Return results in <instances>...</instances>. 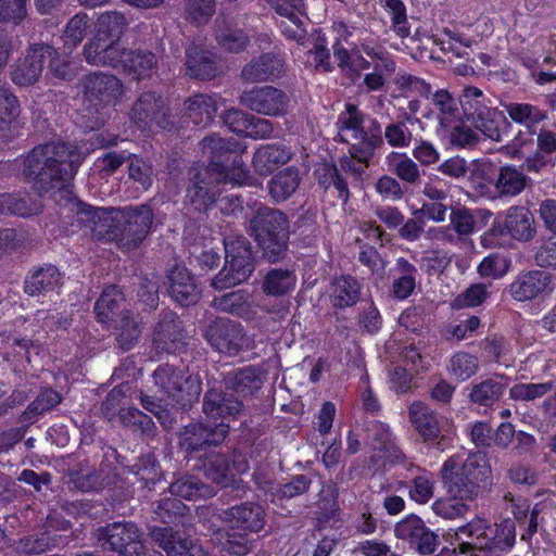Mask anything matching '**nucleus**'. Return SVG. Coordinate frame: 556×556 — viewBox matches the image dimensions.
<instances>
[{"label":"nucleus","mask_w":556,"mask_h":556,"mask_svg":"<svg viewBox=\"0 0 556 556\" xmlns=\"http://www.w3.org/2000/svg\"><path fill=\"white\" fill-rule=\"evenodd\" d=\"M98 539L104 541L102 544L123 556H147L142 542V534L136 525L131 522H113L98 530ZM148 556H163L153 552Z\"/></svg>","instance_id":"nucleus-10"},{"label":"nucleus","mask_w":556,"mask_h":556,"mask_svg":"<svg viewBox=\"0 0 556 556\" xmlns=\"http://www.w3.org/2000/svg\"><path fill=\"white\" fill-rule=\"evenodd\" d=\"M184 330L177 315L164 312L154 328L152 342L157 353H175L184 345Z\"/></svg>","instance_id":"nucleus-21"},{"label":"nucleus","mask_w":556,"mask_h":556,"mask_svg":"<svg viewBox=\"0 0 556 556\" xmlns=\"http://www.w3.org/2000/svg\"><path fill=\"white\" fill-rule=\"evenodd\" d=\"M534 260L542 268L556 269V236H552L538 247Z\"/></svg>","instance_id":"nucleus-64"},{"label":"nucleus","mask_w":556,"mask_h":556,"mask_svg":"<svg viewBox=\"0 0 556 556\" xmlns=\"http://www.w3.org/2000/svg\"><path fill=\"white\" fill-rule=\"evenodd\" d=\"M311 481L303 475L294 477L289 483L274 488L273 485L262 486L265 492H269L274 498H291L303 494L309 488Z\"/></svg>","instance_id":"nucleus-59"},{"label":"nucleus","mask_w":556,"mask_h":556,"mask_svg":"<svg viewBox=\"0 0 556 556\" xmlns=\"http://www.w3.org/2000/svg\"><path fill=\"white\" fill-rule=\"evenodd\" d=\"M77 215L78 220L90 228L94 237L117 240L127 250L136 248L146 238L153 219L152 210L148 205L123 211L84 205Z\"/></svg>","instance_id":"nucleus-3"},{"label":"nucleus","mask_w":556,"mask_h":556,"mask_svg":"<svg viewBox=\"0 0 556 556\" xmlns=\"http://www.w3.org/2000/svg\"><path fill=\"white\" fill-rule=\"evenodd\" d=\"M508 116L517 124L528 129L534 128L546 118L544 111L530 103L509 102L503 104Z\"/></svg>","instance_id":"nucleus-44"},{"label":"nucleus","mask_w":556,"mask_h":556,"mask_svg":"<svg viewBox=\"0 0 556 556\" xmlns=\"http://www.w3.org/2000/svg\"><path fill=\"white\" fill-rule=\"evenodd\" d=\"M435 482L429 472H421L413 478L409 486V497L418 504L428 503L434 494Z\"/></svg>","instance_id":"nucleus-56"},{"label":"nucleus","mask_w":556,"mask_h":556,"mask_svg":"<svg viewBox=\"0 0 556 556\" xmlns=\"http://www.w3.org/2000/svg\"><path fill=\"white\" fill-rule=\"evenodd\" d=\"M220 184H232L238 186L261 187L262 184L253 177L245 167L243 161L236 155L231 165H222L215 173L210 169L200 168L191 172V184L187 187L186 199L194 210L201 212L206 210L220 193Z\"/></svg>","instance_id":"nucleus-6"},{"label":"nucleus","mask_w":556,"mask_h":556,"mask_svg":"<svg viewBox=\"0 0 556 556\" xmlns=\"http://www.w3.org/2000/svg\"><path fill=\"white\" fill-rule=\"evenodd\" d=\"M551 381L540 383H517L509 389V396L514 401H534L552 391Z\"/></svg>","instance_id":"nucleus-55"},{"label":"nucleus","mask_w":556,"mask_h":556,"mask_svg":"<svg viewBox=\"0 0 556 556\" xmlns=\"http://www.w3.org/2000/svg\"><path fill=\"white\" fill-rule=\"evenodd\" d=\"M301 181L300 172L294 166H289L278 172L268 181V192L271 199L279 203L289 199L299 188Z\"/></svg>","instance_id":"nucleus-34"},{"label":"nucleus","mask_w":556,"mask_h":556,"mask_svg":"<svg viewBox=\"0 0 556 556\" xmlns=\"http://www.w3.org/2000/svg\"><path fill=\"white\" fill-rule=\"evenodd\" d=\"M224 520L232 528L258 532L265 525V511L258 504L243 503L227 509Z\"/></svg>","instance_id":"nucleus-25"},{"label":"nucleus","mask_w":556,"mask_h":556,"mask_svg":"<svg viewBox=\"0 0 556 556\" xmlns=\"http://www.w3.org/2000/svg\"><path fill=\"white\" fill-rule=\"evenodd\" d=\"M89 28L86 13L74 15L66 24L64 30L65 45L75 47L83 41Z\"/></svg>","instance_id":"nucleus-61"},{"label":"nucleus","mask_w":556,"mask_h":556,"mask_svg":"<svg viewBox=\"0 0 556 556\" xmlns=\"http://www.w3.org/2000/svg\"><path fill=\"white\" fill-rule=\"evenodd\" d=\"M490 471L485 457L481 454H455L442 465L441 478L450 498L438 500L432 509L445 519L464 516L468 506L464 501L475 498L479 493L480 483Z\"/></svg>","instance_id":"nucleus-2"},{"label":"nucleus","mask_w":556,"mask_h":556,"mask_svg":"<svg viewBox=\"0 0 556 556\" xmlns=\"http://www.w3.org/2000/svg\"><path fill=\"white\" fill-rule=\"evenodd\" d=\"M526 180L525 174L516 167L503 166L494 180V188L502 197H515L525 189Z\"/></svg>","instance_id":"nucleus-41"},{"label":"nucleus","mask_w":556,"mask_h":556,"mask_svg":"<svg viewBox=\"0 0 556 556\" xmlns=\"http://www.w3.org/2000/svg\"><path fill=\"white\" fill-rule=\"evenodd\" d=\"M53 53L54 49L49 45H31L25 55L12 66L11 78L13 83L20 86L35 84L42 74L47 56H51Z\"/></svg>","instance_id":"nucleus-17"},{"label":"nucleus","mask_w":556,"mask_h":556,"mask_svg":"<svg viewBox=\"0 0 556 556\" xmlns=\"http://www.w3.org/2000/svg\"><path fill=\"white\" fill-rule=\"evenodd\" d=\"M225 266L213 279L212 286L223 290L245 281L254 270L249 240L241 235H231L224 240Z\"/></svg>","instance_id":"nucleus-9"},{"label":"nucleus","mask_w":556,"mask_h":556,"mask_svg":"<svg viewBox=\"0 0 556 556\" xmlns=\"http://www.w3.org/2000/svg\"><path fill=\"white\" fill-rule=\"evenodd\" d=\"M155 386L164 396L155 400L154 396L141 395L140 402L144 409L152 413L164 426L174 420L172 409L176 404L190 402L201 392L200 380L185 368L172 365L160 366L153 374Z\"/></svg>","instance_id":"nucleus-4"},{"label":"nucleus","mask_w":556,"mask_h":556,"mask_svg":"<svg viewBox=\"0 0 556 556\" xmlns=\"http://www.w3.org/2000/svg\"><path fill=\"white\" fill-rule=\"evenodd\" d=\"M372 72L365 74L363 85L368 92L381 90L388 78L395 72L396 64L391 59V65L384 66V61H375L371 63Z\"/></svg>","instance_id":"nucleus-54"},{"label":"nucleus","mask_w":556,"mask_h":556,"mask_svg":"<svg viewBox=\"0 0 556 556\" xmlns=\"http://www.w3.org/2000/svg\"><path fill=\"white\" fill-rule=\"evenodd\" d=\"M396 269L397 276L392 283V293L395 299L405 300L416 288L417 269L404 258L397 260Z\"/></svg>","instance_id":"nucleus-42"},{"label":"nucleus","mask_w":556,"mask_h":556,"mask_svg":"<svg viewBox=\"0 0 556 556\" xmlns=\"http://www.w3.org/2000/svg\"><path fill=\"white\" fill-rule=\"evenodd\" d=\"M205 338L216 351L230 356L250 348V339L242 326L226 318H217L211 323L205 331Z\"/></svg>","instance_id":"nucleus-13"},{"label":"nucleus","mask_w":556,"mask_h":556,"mask_svg":"<svg viewBox=\"0 0 556 556\" xmlns=\"http://www.w3.org/2000/svg\"><path fill=\"white\" fill-rule=\"evenodd\" d=\"M225 383L228 391L245 397L261 389L263 376L255 367L248 366L229 372Z\"/></svg>","instance_id":"nucleus-32"},{"label":"nucleus","mask_w":556,"mask_h":556,"mask_svg":"<svg viewBox=\"0 0 556 556\" xmlns=\"http://www.w3.org/2000/svg\"><path fill=\"white\" fill-rule=\"evenodd\" d=\"M384 138L393 148H407L413 140V134L404 122H394L386 126Z\"/></svg>","instance_id":"nucleus-63"},{"label":"nucleus","mask_w":556,"mask_h":556,"mask_svg":"<svg viewBox=\"0 0 556 556\" xmlns=\"http://www.w3.org/2000/svg\"><path fill=\"white\" fill-rule=\"evenodd\" d=\"M61 283V274L56 267L48 265L31 274L25 281V292L30 295L46 294L56 290Z\"/></svg>","instance_id":"nucleus-36"},{"label":"nucleus","mask_w":556,"mask_h":556,"mask_svg":"<svg viewBox=\"0 0 556 556\" xmlns=\"http://www.w3.org/2000/svg\"><path fill=\"white\" fill-rule=\"evenodd\" d=\"M203 471L208 480L222 488L235 486L237 483L230 464L223 455H214L206 459L203 463Z\"/></svg>","instance_id":"nucleus-43"},{"label":"nucleus","mask_w":556,"mask_h":556,"mask_svg":"<svg viewBox=\"0 0 556 556\" xmlns=\"http://www.w3.org/2000/svg\"><path fill=\"white\" fill-rule=\"evenodd\" d=\"M506 387L502 377L482 380L471 386L469 400L479 406L490 407L502 397Z\"/></svg>","instance_id":"nucleus-38"},{"label":"nucleus","mask_w":556,"mask_h":556,"mask_svg":"<svg viewBox=\"0 0 556 556\" xmlns=\"http://www.w3.org/2000/svg\"><path fill=\"white\" fill-rule=\"evenodd\" d=\"M395 536L407 541L420 555H430L439 545L438 535L417 516L410 515L396 523Z\"/></svg>","instance_id":"nucleus-18"},{"label":"nucleus","mask_w":556,"mask_h":556,"mask_svg":"<svg viewBox=\"0 0 556 556\" xmlns=\"http://www.w3.org/2000/svg\"><path fill=\"white\" fill-rule=\"evenodd\" d=\"M460 104L469 121L481 116L485 111L492 108L490 100L484 97L483 92L472 86L464 89Z\"/></svg>","instance_id":"nucleus-49"},{"label":"nucleus","mask_w":556,"mask_h":556,"mask_svg":"<svg viewBox=\"0 0 556 556\" xmlns=\"http://www.w3.org/2000/svg\"><path fill=\"white\" fill-rule=\"evenodd\" d=\"M329 299L337 308L353 306L359 299L361 285L351 276L334 278L329 287Z\"/></svg>","instance_id":"nucleus-33"},{"label":"nucleus","mask_w":556,"mask_h":556,"mask_svg":"<svg viewBox=\"0 0 556 556\" xmlns=\"http://www.w3.org/2000/svg\"><path fill=\"white\" fill-rule=\"evenodd\" d=\"M167 282L170 298L180 305L188 306L198 301L200 289L186 267H173L167 275Z\"/></svg>","instance_id":"nucleus-24"},{"label":"nucleus","mask_w":556,"mask_h":556,"mask_svg":"<svg viewBox=\"0 0 556 556\" xmlns=\"http://www.w3.org/2000/svg\"><path fill=\"white\" fill-rule=\"evenodd\" d=\"M389 169L401 180L415 185L420 180V170L406 154L392 152L387 156Z\"/></svg>","instance_id":"nucleus-45"},{"label":"nucleus","mask_w":556,"mask_h":556,"mask_svg":"<svg viewBox=\"0 0 556 556\" xmlns=\"http://www.w3.org/2000/svg\"><path fill=\"white\" fill-rule=\"evenodd\" d=\"M84 90L89 105L99 111L115 105L123 96L124 86L114 75L92 73L86 77Z\"/></svg>","instance_id":"nucleus-15"},{"label":"nucleus","mask_w":556,"mask_h":556,"mask_svg":"<svg viewBox=\"0 0 556 556\" xmlns=\"http://www.w3.org/2000/svg\"><path fill=\"white\" fill-rule=\"evenodd\" d=\"M366 443L371 452V463L376 468L386 464H400L404 454L397 446L388 425L372 420L366 426Z\"/></svg>","instance_id":"nucleus-11"},{"label":"nucleus","mask_w":556,"mask_h":556,"mask_svg":"<svg viewBox=\"0 0 556 556\" xmlns=\"http://www.w3.org/2000/svg\"><path fill=\"white\" fill-rule=\"evenodd\" d=\"M124 301V295L115 286H110L103 290L100 299L94 305V312L100 323L106 324L115 321V317H119L118 309Z\"/></svg>","instance_id":"nucleus-40"},{"label":"nucleus","mask_w":556,"mask_h":556,"mask_svg":"<svg viewBox=\"0 0 556 556\" xmlns=\"http://www.w3.org/2000/svg\"><path fill=\"white\" fill-rule=\"evenodd\" d=\"M471 122L477 129L491 140H502L501 125L506 124V119L501 111L495 108H491Z\"/></svg>","instance_id":"nucleus-50"},{"label":"nucleus","mask_w":556,"mask_h":556,"mask_svg":"<svg viewBox=\"0 0 556 556\" xmlns=\"http://www.w3.org/2000/svg\"><path fill=\"white\" fill-rule=\"evenodd\" d=\"M338 136L342 142H350L353 139H364L366 136L363 129V115L353 104H348L338 119Z\"/></svg>","instance_id":"nucleus-39"},{"label":"nucleus","mask_w":556,"mask_h":556,"mask_svg":"<svg viewBox=\"0 0 556 556\" xmlns=\"http://www.w3.org/2000/svg\"><path fill=\"white\" fill-rule=\"evenodd\" d=\"M431 102L438 111V116L442 127L447 128L456 121L458 116V108L456 100L445 90L440 89L431 93Z\"/></svg>","instance_id":"nucleus-48"},{"label":"nucleus","mask_w":556,"mask_h":556,"mask_svg":"<svg viewBox=\"0 0 556 556\" xmlns=\"http://www.w3.org/2000/svg\"><path fill=\"white\" fill-rule=\"evenodd\" d=\"M250 300V294L240 290L215 298L213 305L222 312L242 316L248 313Z\"/></svg>","instance_id":"nucleus-52"},{"label":"nucleus","mask_w":556,"mask_h":556,"mask_svg":"<svg viewBox=\"0 0 556 556\" xmlns=\"http://www.w3.org/2000/svg\"><path fill=\"white\" fill-rule=\"evenodd\" d=\"M296 278L288 269H271L264 279V292L269 295H282L295 287Z\"/></svg>","instance_id":"nucleus-47"},{"label":"nucleus","mask_w":556,"mask_h":556,"mask_svg":"<svg viewBox=\"0 0 556 556\" xmlns=\"http://www.w3.org/2000/svg\"><path fill=\"white\" fill-rule=\"evenodd\" d=\"M201 149L204 156L210 160L207 166H193L189 170V184H191V172L193 169L205 168L211 173H215L223 164L222 161L229 154L233 148L229 142H226L218 135H211L205 137L201 142Z\"/></svg>","instance_id":"nucleus-37"},{"label":"nucleus","mask_w":556,"mask_h":556,"mask_svg":"<svg viewBox=\"0 0 556 556\" xmlns=\"http://www.w3.org/2000/svg\"><path fill=\"white\" fill-rule=\"evenodd\" d=\"M228 425L215 427L211 425L193 424L186 427L184 444L190 450H200L205 445H218L227 437Z\"/></svg>","instance_id":"nucleus-27"},{"label":"nucleus","mask_w":556,"mask_h":556,"mask_svg":"<svg viewBox=\"0 0 556 556\" xmlns=\"http://www.w3.org/2000/svg\"><path fill=\"white\" fill-rule=\"evenodd\" d=\"M552 276L544 270H531L520 275L510 285V294L517 301H529L553 292Z\"/></svg>","instance_id":"nucleus-22"},{"label":"nucleus","mask_w":556,"mask_h":556,"mask_svg":"<svg viewBox=\"0 0 556 556\" xmlns=\"http://www.w3.org/2000/svg\"><path fill=\"white\" fill-rule=\"evenodd\" d=\"M509 268V262L503 255L491 254L485 256L478 266L481 277L501 278Z\"/></svg>","instance_id":"nucleus-62"},{"label":"nucleus","mask_w":556,"mask_h":556,"mask_svg":"<svg viewBox=\"0 0 556 556\" xmlns=\"http://www.w3.org/2000/svg\"><path fill=\"white\" fill-rule=\"evenodd\" d=\"M515 525L510 519L491 525L477 518L459 527L455 533L454 553L459 556H486L505 552L515 544Z\"/></svg>","instance_id":"nucleus-5"},{"label":"nucleus","mask_w":556,"mask_h":556,"mask_svg":"<svg viewBox=\"0 0 556 556\" xmlns=\"http://www.w3.org/2000/svg\"><path fill=\"white\" fill-rule=\"evenodd\" d=\"M408 418L413 427L425 442H434L444 433H451L452 420L439 418L437 414L422 402H414L408 407Z\"/></svg>","instance_id":"nucleus-19"},{"label":"nucleus","mask_w":556,"mask_h":556,"mask_svg":"<svg viewBox=\"0 0 556 556\" xmlns=\"http://www.w3.org/2000/svg\"><path fill=\"white\" fill-rule=\"evenodd\" d=\"M492 231L519 242H530L536 236L534 215L526 206L513 205L504 212L503 216L494 219Z\"/></svg>","instance_id":"nucleus-12"},{"label":"nucleus","mask_w":556,"mask_h":556,"mask_svg":"<svg viewBox=\"0 0 556 556\" xmlns=\"http://www.w3.org/2000/svg\"><path fill=\"white\" fill-rule=\"evenodd\" d=\"M187 74L191 77L210 79L216 76L218 68L212 51L192 45L186 52Z\"/></svg>","instance_id":"nucleus-31"},{"label":"nucleus","mask_w":556,"mask_h":556,"mask_svg":"<svg viewBox=\"0 0 556 556\" xmlns=\"http://www.w3.org/2000/svg\"><path fill=\"white\" fill-rule=\"evenodd\" d=\"M127 22L123 14L118 12L108 11L99 15L93 38L85 46L84 55L88 62V49L93 46L92 50L102 52L109 49V46L122 47L119 38L126 29Z\"/></svg>","instance_id":"nucleus-16"},{"label":"nucleus","mask_w":556,"mask_h":556,"mask_svg":"<svg viewBox=\"0 0 556 556\" xmlns=\"http://www.w3.org/2000/svg\"><path fill=\"white\" fill-rule=\"evenodd\" d=\"M242 408V402L235 399L229 391L210 390L203 399V412L208 422L215 427L228 425L230 420L239 416Z\"/></svg>","instance_id":"nucleus-20"},{"label":"nucleus","mask_w":556,"mask_h":556,"mask_svg":"<svg viewBox=\"0 0 556 556\" xmlns=\"http://www.w3.org/2000/svg\"><path fill=\"white\" fill-rule=\"evenodd\" d=\"M293 156L290 148L283 144H263L253 154L252 165L261 176H268L287 164Z\"/></svg>","instance_id":"nucleus-26"},{"label":"nucleus","mask_w":556,"mask_h":556,"mask_svg":"<svg viewBox=\"0 0 556 556\" xmlns=\"http://www.w3.org/2000/svg\"><path fill=\"white\" fill-rule=\"evenodd\" d=\"M333 55L341 72L352 78H358L363 71L371 67V62L361 54L358 48L349 50L336 42L333 45Z\"/></svg>","instance_id":"nucleus-35"},{"label":"nucleus","mask_w":556,"mask_h":556,"mask_svg":"<svg viewBox=\"0 0 556 556\" xmlns=\"http://www.w3.org/2000/svg\"><path fill=\"white\" fill-rule=\"evenodd\" d=\"M248 230L268 261H277L286 251L289 222L281 211L260 204L249 220Z\"/></svg>","instance_id":"nucleus-7"},{"label":"nucleus","mask_w":556,"mask_h":556,"mask_svg":"<svg viewBox=\"0 0 556 556\" xmlns=\"http://www.w3.org/2000/svg\"><path fill=\"white\" fill-rule=\"evenodd\" d=\"M117 323V337L119 346L123 350H129L137 341L140 336V327L138 321H136L129 312H124L121 314V318L115 320Z\"/></svg>","instance_id":"nucleus-53"},{"label":"nucleus","mask_w":556,"mask_h":556,"mask_svg":"<svg viewBox=\"0 0 556 556\" xmlns=\"http://www.w3.org/2000/svg\"><path fill=\"white\" fill-rule=\"evenodd\" d=\"M285 61L270 53L251 61L242 70V78L249 83L266 81L278 78L283 72Z\"/></svg>","instance_id":"nucleus-29"},{"label":"nucleus","mask_w":556,"mask_h":556,"mask_svg":"<svg viewBox=\"0 0 556 556\" xmlns=\"http://www.w3.org/2000/svg\"><path fill=\"white\" fill-rule=\"evenodd\" d=\"M222 103L220 97L198 93L186 100L185 110L194 124L206 126L214 119Z\"/></svg>","instance_id":"nucleus-30"},{"label":"nucleus","mask_w":556,"mask_h":556,"mask_svg":"<svg viewBox=\"0 0 556 556\" xmlns=\"http://www.w3.org/2000/svg\"><path fill=\"white\" fill-rule=\"evenodd\" d=\"M169 493L185 500H197L213 496L214 491L195 477H184L170 484Z\"/></svg>","instance_id":"nucleus-46"},{"label":"nucleus","mask_w":556,"mask_h":556,"mask_svg":"<svg viewBox=\"0 0 556 556\" xmlns=\"http://www.w3.org/2000/svg\"><path fill=\"white\" fill-rule=\"evenodd\" d=\"M492 215V212L485 208L473 212L466 207L453 208L450 214V228L459 237L468 236L484 227Z\"/></svg>","instance_id":"nucleus-28"},{"label":"nucleus","mask_w":556,"mask_h":556,"mask_svg":"<svg viewBox=\"0 0 556 556\" xmlns=\"http://www.w3.org/2000/svg\"><path fill=\"white\" fill-rule=\"evenodd\" d=\"M88 49V63L91 65L111 66L132 79L140 80L152 77L157 70L156 55L144 49H126L124 47L109 46V49L100 52Z\"/></svg>","instance_id":"nucleus-8"},{"label":"nucleus","mask_w":556,"mask_h":556,"mask_svg":"<svg viewBox=\"0 0 556 556\" xmlns=\"http://www.w3.org/2000/svg\"><path fill=\"white\" fill-rule=\"evenodd\" d=\"M488 294L489 292L485 285H471L452 300L451 306L455 309L478 306L484 302V300L488 298Z\"/></svg>","instance_id":"nucleus-58"},{"label":"nucleus","mask_w":556,"mask_h":556,"mask_svg":"<svg viewBox=\"0 0 556 556\" xmlns=\"http://www.w3.org/2000/svg\"><path fill=\"white\" fill-rule=\"evenodd\" d=\"M86 154L75 144L49 142L35 147L24 160L23 174L40 193L72 200L71 181Z\"/></svg>","instance_id":"nucleus-1"},{"label":"nucleus","mask_w":556,"mask_h":556,"mask_svg":"<svg viewBox=\"0 0 556 556\" xmlns=\"http://www.w3.org/2000/svg\"><path fill=\"white\" fill-rule=\"evenodd\" d=\"M41 206L36 203L29 204L24 198H16L13 194H0V214H15L28 216L39 213Z\"/></svg>","instance_id":"nucleus-57"},{"label":"nucleus","mask_w":556,"mask_h":556,"mask_svg":"<svg viewBox=\"0 0 556 556\" xmlns=\"http://www.w3.org/2000/svg\"><path fill=\"white\" fill-rule=\"evenodd\" d=\"M240 103L257 114L267 116H282L289 110L288 96L273 86L254 87L243 91Z\"/></svg>","instance_id":"nucleus-14"},{"label":"nucleus","mask_w":556,"mask_h":556,"mask_svg":"<svg viewBox=\"0 0 556 556\" xmlns=\"http://www.w3.org/2000/svg\"><path fill=\"white\" fill-rule=\"evenodd\" d=\"M164 108V100L160 94L146 91L132 105L130 119L138 128H146L152 124L163 127Z\"/></svg>","instance_id":"nucleus-23"},{"label":"nucleus","mask_w":556,"mask_h":556,"mask_svg":"<svg viewBox=\"0 0 556 556\" xmlns=\"http://www.w3.org/2000/svg\"><path fill=\"white\" fill-rule=\"evenodd\" d=\"M128 176L143 190H148L153 184V167L148 161L134 155L129 161Z\"/></svg>","instance_id":"nucleus-60"},{"label":"nucleus","mask_w":556,"mask_h":556,"mask_svg":"<svg viewBox=\"0 0 556 556\" xmlns=\"http://www.w3.org/2000/svg\"><path fill=\"white\" fill-rule=\"evenodd\" d=\"M447 369L453 378L465 381L478 371L479 361L467 352H457L451 357Z\"/></svg>","instance_id":"nucleus-51"}]
</instances>
